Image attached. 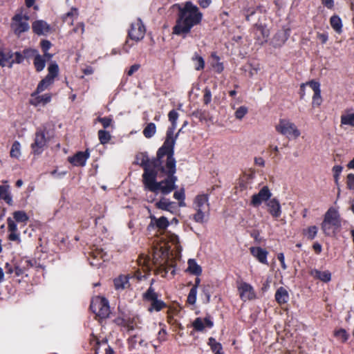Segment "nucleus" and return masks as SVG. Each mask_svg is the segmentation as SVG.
Segmentation results:
<instances>
[{
	"mask_svg": "<svg viewBox=\"0 0 354 354\" xmlns=\"http://www.w3.org/2000/svg\"><path fill=\"white\" fill-rule=\"evenodd\" d=\"M178 134L172 137L169 131L162 146L158 150L156 158L153 159V170L156 174L157 187L155 194L160 192L167 195L176 189L177 177L176 173V160L174 158V145Z\"/></svg>",
	"mask_w": 354,
	"mask_h": 354,
	"instance_id": "1",
	"label": "nucleus"
},
{
	"mask_svg": "<svg viewBox=\"0 0 354 354\" xmlns=\"http://www.w3.org/2000/svg\"><path fill=\"white\" fill-rule=\"evenodd\" d=\"M203 14L198 8L191 1H187L183 6H178V13L173 33L185 37L191 29L202 20Z\"/></svg>",
	"mask_w": 354,
	"mask_h": 354,
	"instance_id": "2",
	"label": "nucleus"
},
{
	"mask_svg": "<svg viewBox=\"0 0 354 354\" xmlns=\"http://www.w3.org/2000/svg\"><path fill=\"white\" fill-rule=\"evenodd\" d=\"M136 163L144 169L142 177L145 189L156 192L158 184H156V174L153 170V159L150 160L147 154L140 153L136 156Z\"/></svg>",
	"mask_w": 354,
	"mask_h": 354,
	"instance_id": "3",
	"label": "nucleus"
},
{
	"mask_svg": "<svg viewBox=\"0 0 354 354\" xmlns=\"http://www.w3.org/2000/svg\"><path fill=\"white\" fill-rule=\"evenodd\" d=\"M341 225L339 215L336 209L330 207L324 215V218L321 225L323 232L330 236L335 229Z\"/></svg>",
	"mask_w": 354,
	"mask_h": 354,
	"instance_id": "4",
	"label": "nucleus"
},
{
	"mask_svg": "<svg viewBox=\"0 0 354 354\" xmlns=\"http://www.w3.org/2000/svg\"><path fill=\"white\" fill-rule=\"evenodd\" d=\"M90 308L99 319L107 318L111 313L108 300L100 296L93 298Z\"/></svg>",
	"mask_w": 354,
	"mask_h": 354,
	"instance_id": "5",
	"label": "nucleus"
},
{
	"mask_svg": "<svg viewBox=\"0 0 354 354\" xmlns=\"http://www.w3.org/2000/svg\"><path fill=\"white\" fill-rule=\"evenodd\" d=\"M276 131L289 139H296L299 137L301 133L297 126L289 120L280 119L275 126Z\"/></svg>",
	"mask_w": 354,
	"mask_h": 354,
	"instance_id": "6",
	"label": "nucleus"
},
{
	"mask_svg": "<svg viewBox=\"0 0 354 354\" xmlns=\"http://www.w3.org/2000/svg\"><path fill=\"white\" fill-rule=\"evenodd\" d=\"M28 19L29 17L28 16L23 15L21 13L16 14L12 17L11 28L15 34L19 35L21 33L29 30Z\"/></svg>",
	"mask_w": 354,
	"mask_h": 354,
	"instance_id": "7",
	"label": "nucleus"
},
{
	"mask_svg": "<svg viewBox=\"0 0 354 354\" xmlns=\"http://www.w3.org/2000/svg\"><path fill=\"white\" fill-rule=\"evenodd\" d=\"M142 277L140 271L136 272L133 274H120L113 280L114 287L117 290H123L130 287L129 279L140 280Z\"/></svg>",
	"mask_w": 354,
	"mask_h": 354,
	"instance_id": "8",
	"label": "nucleus"
},
{
	"mask_svg": "<svg viewBox=\"0 0 354 354\" xmlns=\"http://www.w3.org/2000/svg\"><path fill=\"white\" fill-rule=\"evenodd\" d=\"M272 195L268 187L263 186L257 194L252 196L250 205L254 207H258L263 202L266 203L270 200Z\"/></svg>",
	"mask_w": 354,
	"mask_h": 354,
	"instance_id": "9",
	"label": "nucleus"
},
{
	"mask_svg": "<svg viewBox=\"0 0 354 354\" xmlns=\"http://www.w3.org/2000/svg\"><path fill=\"white\" fill-rule=\"evenodd\" d=\"M48 139L46 137L44 129H38L35 133L34 142L31 145V148L35 154H40L43 151Z\"/></svg>",
	"mask_w": 354,
	"mask_h": 354,
	"instance_id": "10",
	"label": "nucleus"
},
{
	"mask_svg": "<svg viewBox=\"0 0 354 354\" xmlns=\"http://www.w3.org/2000/svg\"><path fill=\"white\" fill-rule=\"evenodd\" d=\"M145 35V28L140 19L133 22L129 30V37L131 39L138 41L143 39Z\"/></svg>",
	"mask_w": 354,
	"mask_h": 354,
	"instance_id": "11",
	"label": "nucleus"
},
{
	"mask_svg": "<svg viewBox=\"0 0 354 354\" xmlns=\"http://www.w3.org/2000/svg\"><path fill=\"white\" fill-rule=\"evenodd\" d=\"M268 212L274 218H278L281 215V207L279 200L277 198H270L266 203Z\"/></svg>",
	"mask_w": 354,
	"mask_h": 354,
	"instance_id": "12",
	"label": "nucleus"
},
{
	"mask_svg": "<svg viewBox=\"0 0 354 354\" xmlns=\"http://www.w3.org/2000/svg\"><path fill=\"white\" fill-rule=\"evenodd\" d=\"M238 290L239 292L240 297L243 301L251 300L255 297V294L253 288L245 282L241 283Z\"/></svg>",
	"mask_w": 354,
	"mask_h": 354,
	"instance_id": "13",
	"label": "nucleus"
},
{
	"mask_svg": "<svg viewBox=\"0 0 354 354\" xmlns=\"http://www.w3.org/2000/svg\"><path fill=\"white\" fill-rule=\"evenodd\" d=\"M289 29L279 30L272 37L271 44L274 48L282 46L289 37Z\"/></svg>",
	"mask_w": 354,
	"mask_h": 354,
	"instance_id": "14",
	"label": "nucleus"
},
{
	"mask_svg": "<svg viewBox=\"0 0 354 354\" xmlns=\"http://www.w3.org/2000/svg\"><path fill=\"white\" fill-rule=\"evenodd\" d=\"M308 84L314 92L313 95V106H319L322 102L319 83L315 81H310L308 82Z\"/></svg>",
	"mask_w": 354,
	"mask_h": 354,
	"instance_id": "15",
	"label": "nucleus"
},
{
	"mask_svg": "<svg viewBox=\"0 0 354 354\" xmlns=\"http://www.w3.org/2000/svg\"><path fill=\"white\" fill-rule=\"evenodd\" d=\"M209 196L207 194H201L197 195L193 201V209H209L208 202Z\"/></svg>",
	"mask_w": 354,
	"mask_h": 354,
	"instance_id": "16",
	"label": "nucleus"
},
{
	"mask_svg": "<svg viewBox=\"0 0 354 354\" xmlns=\"http://www.w3.org/2000/svg\"><path fill=\"white\" fill-rule=\"evenodd\" d=\"M89 154L87 152L79 151L75 155L68 157V161L74 166H84Z\"/></svg>",
	"mask_w": 354,
	"mask_h": 354,
	"instance_id": "17",
	"label": "nucleus"
},
{
	"mask_svg": "<svg viewBox=\"0 0 354 354\" xmlns=\"http://www.w3.org/2000/svg\"><path fill=\"white\" fill-rule=\"evenodd\" d=\"M251 254L257 258L261 263L268 264L267 255L268 252L260 247H251L250 248Z\"/></svg>",
	"mask_w": 354,
	"mask_h": 354,
	"instance_id": "18",
	"label": "nucleus"
},
{
	"mask_svg": "<svg viewBox=\"0 0 354 354\" xmlns=\"http://www.w3.org/2000/svg\"><path fill=\"white\" fill-rule=\"evenodd\" d=\"M37 94L38 93L35 91L31 95L30 102L34 106H38L40 104L45 105L51 100V96L49 94H44L42 95H38Z\"/></svg>",
	"mask_w": 354,
	"mask_h": 354,
	"instance_id": "19",
	"label": "nucleus"
},
{
	"mask_svg": "<svg viewBox=\"0 0 354 354\" xmlns=\"http://www.w3.org/2000/svg\"><path fill=\"white\" fill-rule=\"evenodd\" d=\"M8 229L10 232L8 239L12 241L20 242L19 234L17 233V226L11 218L7 219Z\"/></svg>",
	"mask_w": 354,
	"mask_h": 354,
	"instance_id": "20",
	"label": "nucleus"
},
{
	"mask_svg": "<svg viewBox=\"0 0 354 354\" xmlns=\"http://www.w3.org/2000/svg\"><path fill=\"white\" fill-rule=\"evenodd\" d=\"M192 325L196 330L203 331L205 326L212 328L213 326V322L209 317H206L204 319L198 317L194 321Z\"/></svg>",
	"mask_w": 354,
	"mask_h": 354,
	"instance_id": "21",
	"label": "nucleus"
},
{
	"mask_svg": "<svg viewBox=\"0 0 354 354\" xmlns=\"http://www.w3.org/2000/svg\"><path fill=\"white\" fill-rule=\"evenodd\" d=\"M155 205L158 209L168 211L171 213L176 210V203L169 201L166 198H162L158 202L156 203Z\"/></svg>",
	"mask_w": 354,
	"mask_h": 354,
	"instance_id": "22",
	"label": "nucleus"
},
{
	"mask_svg": "<svg viewBox=\"0 0 354 354\" xmlns=\"http://www.w3.org/2000/svg\"><path fill=\"white\" fill-rule=\"evenodd\" d=\"M32 30L37 35H45L49 32L50 27L46 21L38 20L32 24Z\"/></svg>",
	"mask_w": 354,
	"mask_h": 354,
	"instance_id": "23",
	"label": "nucleus"
},
{
	"mask_svg": "<svg viewBox=\"0 0 354 354\" xmlns=\"http://www.w3.org/2000/svg\"><path fill=\"white\" fill-rule=\"evenodd\" d=\"M275 299L280 305L287 303L289 299L287 290L283 287H279L276 291Z\"/></svg>",
	"mask_w": 354,
	"mask_h": 354,
	"instance_id": "24",
	"label": "nucleus"
},
{
	"mask_svg": "<svg viewBox=\"0 0 354 354\" xmlns=\"http://www.w3.org/2000/svg\"><path fill=\"white\" fill-rule=\"evenodd\" d=\"M196 213L193 215V219L199 223H203L207 221L209 209H194Z\"/></svg>",
	"mask_w": 354,
	"mask_h": 354,
	"instance_id": "25",
	"label": "nucleus"
},
{
	"mask_svg": "<svg viewBox=\"0 0 354 354\" xmlns=\"http://www.w3.org/2000/svg\"><path fill=\"white\" fill-rule=\"evenodd\" d=\"M310 275L314 278L320 279L324 282H328L331 279V274L329 271L322 272L314 269L310 271Z\"/></svg>",
	"mask_w": 354,
	"mask_h": 354,
	"instance_id": "26",
	"label": "nucleus"
},
{
	"mask_svg": "<svg viewBox=\"0 0 354 354\" xmlns=\"http://www.w3.org/2000/svg\"><path fill=\"white\" fill-rule=\"evenodd\" d=\"M0 199L3 200L8 205H12V198L10 192L9 185H0Z\"/></svg>",
	"mask_w": 354,
	"mask_h": 354,
	"instance_id": "27",
	"label": "nucleus"
},
{
	"mask_svg": "<svg viewBox=\"0 0 354 354\" xmlns=\"http://www.w3.org/2000/svg\"><path fill=\"white\" fill-rule=\"evenodd\" d=\"M152 225H156L157 228L160 230H165L169 225V221L167 218L165 216H161L159 218H156V217H151Z\"/></svg>",
	"mask_w": 354,
	"mask_h": 354,
	"instance_id": "28",
	"label": "nucleus"
},
{
	"mask_svg": "<svg viewBox=\"0 0 354 354\" xmlns=\"http://www.w3.org/2000/svg\"><path fill=\"white\" fill-rule=\"evenodd\" d=\"M330 24L337 33L340 34L342 32V22L339 16H332L330 19Z\"/></svg>",
	"mask_w": 354,
	"mask_h": 354,
	"instance_id": "29",
	"label": "nucleus"
},
{
	"mask_svg": "<svg viewBox=\"0 0 354 354\" xmlns=\"http://www.w3.org/2000/svg\"><path fill=\"white\" fill-rule=\"evenodd\" d=\"M187 270L190 273L195 275H200L202 272L201 267L198 265L194 259L188 260V268Z\"/></svg>",
	"mask_w": 354,
	"mask_h": 354,
	"instance_id": "30",
	"label": "nucleus"
},
{
	"mask_svg": "<svg viewBox=\"0 0 354 354\" xmlns=\"http://www.w3.org/2000/svg\"><path fill=\"white\" fill-rule=\"evenodd\" d=\"M168 117H169V121L171 122L172 124V126L171 127H170L167 131V134H168L169 133V131H172V137H176V136H174V130L176 129V120L178 118V113L175 111V110H171L169 114H168ZM167 136V135H166V137Z\"/></svg>",
	"mask_w": 354,
	"mask_h": 354,
	"instance_id": "31",
	"label": "nucleus"
},
{
	"mask_svg": "<svg viewBox=\"0 0 354 354\" xmlns=\"http://www.w3.org/2000/svg\"><path fill=\"white\" fill-rule=\"evenodd\" d=\"M150 301L151 306L149 308V311H152L153 310L156 311H160L167 306V304L163 301L160 300L158 298L152 299Z\"/></svg>",
	"mask_w": 354,
	"mask_h": 354,
	"instance_id": "32",
	"label": "nucleus"
},
{
	"mask_svg": "<svg viewBox=\"0 0 354 354\" xmlns=\"http://www.w3.org/2000/svg\"><path fill=\"white\" fill-rule=\"evenodd\" d=\"M78 15V11L76 8H72L71 11L68 12L63 17V21L70 25L73 24L74 19L77 18Z\"/></svg>",
	"mask_w": 354,
	"mask_h": 354,
	"instance_id": "33",
	"label": "nucleus"
},
{
	"mask_svg": "<svg viewBox=\"0 0 354 354\" xmlns=\"http://www.w3.org/2000/svg\"><path fill=\"white\" fill-rule=\"evenodd\" d=\"M13 57L12 54L9 51H3L1 48H0V65L2 66H5L7 64L11 63L10 59Z\"/></svg>",
	"mask_w": 354,
	"mask_h": 354,
	"instance_id": "34",
	"label": "nucleus"
},
{
	"mask_svg": "<svg viewBox=\"0 0 354 354\" xmlns=\"http://www.w3.org/2000/svg\"><path fill=\"white\" fill-rule=\"evenodd\" d=\"M208 344L211 347V349L215 354H223L221 352L222 346L220 343L217 342L213 337L209 338Z\"/></svg>",
	"mask_w": 354,
	"mask_h": 354,
	"instance_id": "35",
	"label": "nucleus"
},
{
	"mask_svg": "<svg viewBox=\"0 0 354 354\" xmlns=\"http://www.w3.org/2000/svg\"><path fill=\"white\" fill-rule=\"evenodd\" d=\"M156 131V127L154 123L150 122L143 130V135L147 138H150L154 136Z\"/></svg>",
	"mask_w": 354,
	"mask_h": 354,
	"instance_id": "36",
	"label": "nucleus"
},
{
	"mask_svg": "<svg viewBox=\"0 0 354 354\" xmlns=\"http://www.w3.org/2000/svg\"><path fill=\"white\" fill-rule=\"evenodd\" d=\"M90 344L93 346V348L95 351V354H98L99 346L102 344H106L107 340L106 339L100 341L96 336L93 335L92 338L90 339Z\"/></svg>",
	"mask_w": 354,
	"mask_h": 354,
	"instance_id": "37",
	"label": "nucleus"
},
{
	"mask_svg": "<svg viewBox=\"0 0 354 354\" xmlns=\"http://www.w3.org/2000/svg\"><path fill=\"white\" fill-rule=\"evenodd\" d=\"M13 217L17 222L26 223L29 217L27 214L24 211H15L13 213Z\"/></svg>",
	"mask_w": 354,
	"mask_h": 354,
	"instance_id": "38",
	"label": "nucleus"
},
{
	"mask_svg": "<svg viewBox=\"0 0 354 354\" xmlns=\"http://www.w3.org/2000/svg\"><path fill=\"white\" fill-rule=\"evenodd\" d=\"M53 83L48 77H45L39 83L36 89V93H39L46 90L50 84Z\"/></svg>",
	"mask_w": 354,
	"mask_h": 354,
	"instance_id": "39",
	"label": "nucleus"
},
{
	"mask_svg": "<svg viewBox=\"0 0 354 354\" xmlns=\"http://www.w3.org/2000/svg\"><path fill=\"white\" fill-rule=\"evenodd\" d=\"M97 134L99 140L102 145L108 143L111 138L110 133L105 130H99Z\"/></svg>",
	"mask_w": 354,
	"mask_h": 354,
	"instance_id": "40",
	"label": "nucleus"
},
{
	"mask_svg": "<svg viewBox=\"0 0 354 354\" xmlns=\"http://www.w3.org/2000/svg\"><path fill=\"white\" fill-rule=\"evenodd\" d=\"M48 74L46 75V77H48L51 81H54V78L57 75L59 68L58 66L55 63L51 64L48 68Z\"/></svg>",
	"mask_w": 354,
	"mask_h": 354,
	"instance_id": "41",
	"label": "nucleus"
},
{
	"mask_svg": "<svg viewBox=\"0 0 354 354\" xmlns=\"http://www.w3.org/2000/svg\"><path fill=\"white\" fill-rule=\"evenodd\" d=\"M318 229L315 225L310 226L304 230V234L310 240L315 239L317 234Z\"/></svg>",
	"mask_w": 354,
	"mask_h": 354,
	"instance_id": "42",
	"label": "nucleus"
},
{
	"mask_svg": "<svg viewBox=\"0 0 354 354\" xmlns=\"http://www.w3.org/2000/svg\"><path fill=\"white\" fill-rule=\"evenodd\" d=\"M45 62L46 59L42 57L41 55H38L35 56L34 59V65L37 71H42L45 67Z\"/></svg>",
	"mask_w": 354,
	"mask_h": 354,
	"instance_id": "43",
	"label": "nucleus"
},
{
	"mask_svg": "<svg viewBox=\"0 0 354 354\" xmlns=\"http://www.w3.org/2000/svg\"><path fill=\"white\" fill-rule=\"evenodd\" d=\"M192 61L195 63V69L200 71L204 68L205 61L203 58L199 56L198 54H195L192 57Z\"/></svg>",
	"mask_w": 354,
	"mask_h": 354,
	"instance_id": "44",
	"label": "nucleus"
},
{
	"mask_svg": "<svg viewBox=\"0 0 354 354\" xmlns=\"http://www.w3.org/2000/svg\"><path fill=\"white\" fill-rule=\"evenodd\" d=\"M21 155V145L18 141H15L10 150V156L18 158Z\"/></svg>",
	"mask_w": 354,
	"mask_h": 354,
	"instance_id": "45",
	"label": "nucleus"
},
{
	"mask_svg": "<svg viewBox=\"0 0 354 354\" xmlns=\"http://www.w3.org/2000/svg\"><path fill=\"white\" fill-rule=\"evenodd\" d=\"M143 297L147 301H151L152 299L158 298V295L151 286L149 288V289L146 291V292L143 295Z\"/></svg>",
	"mask_w": 354,
	"mask_h": 354,
	"instance_id": "46",
	"label": "nucleus"
},
{
	"mask_svg": "<svg viewBox=\"0 0 354 354\" xmlns=\"http://www.w3.org/2000/svg\"><path fill=\"white\" fill-rule=\"evenodd\" d=\"M341 123L354 126V113L342 115Z\"/></svg>",
	"mask_w": 354,
	"mask_h": 354,
	"instance_id": "47",
	"label": "nucleus"
},
{
	"mask_svg": "<svg viewBox=\"0 0 354 354\" xmlns=\"http://www.w3.org/2000/svg\"><path fill=\"white\" fill-rule=\"evenodd\" d=\"M212 56L214 59V62L212 64L214 69L218 73H221L223 70V63L219 62V57L217 55L212 54Z\"/></svg>",
	"mask_w": 354,
	"mask_h": 354,
	"instance_id": "48",
	"label": "nucleus"
},
{
	"mask_svg": "<svg viewBox=\"0 0 354 354\" xmlns=\"http://www.w3.org/2000/svg\"><path fill=\"white\" fill-rule=\"evenodd\" d=\"M196 295H197L196 286H193L191 288V290L189 292L188 297H187V302L189 304L193 305L196 303Z\"/></svg>",
	"mask_w": 354,
	"mask_h": 354,
	"instance_id": "49",
	"label": "nucleus"
},
{
	"mask_svg": "<svg viewBox=\"0 0 354 354\" xmlns=\"http://www.w3.org/2000/svg\"><path fill=\"white\" fill-rule=\"evenodd\" d=\"M248 109L245 106H241L235 111V117L238 120H241L248 113Z\"/></svg>",
	"mask_w": 354,
	"mask_h": 354,
	"instance_id": "50",
	"label": "nucleus"
},
{
	"mask_svg": "<svg viewBox=\"0 0 354 354\" xmlns=\"http://www.w3.org/2000/svg\"><path fill=\"white\" fill-rule=\"evenodd\" d=\"M97 121L100 122L104 129L108 128L112 123V119L111 118H97Z\"/></svg>",
	"mask_w": 354,
	"mask_h": 354,
	"instance_id": "51",
	"label": "nucleus"
},
{
	"mask_svg": "<svg viewBox=\"0 0 354 354\" xmlns=\"http://www.w3.org/2000/svg\"><path fill=\"white\" fill-rule=\"evenodd\" d=\"M342 167L339 165H335L333 168V177L336 184H337L339 176L342 171Z\"/></svg>",
	"mask_w": 354,
	"mask_h": 354,
	"instance_id": "52",
	"label": "nucleus"
},
{
	"mask_svg": "<svg viewBox=\"0 0 354 354\" xmlns=\"http://www.w3.org/2000/svg\"><path fill=\"white\" fill-rule=\"evenodd\" d=\"M335 335L345 342L348 339V334L344 329H340L335 333Z\"/></svg>",
	"mask_w": 354,
	"mask_h": 354,
	"instance_id": "53",
	"label": "nucleus"
},
{
	"mask_svg": "<svg viewBox=\"0 0 354 354\" xmlns=\"http://www.w3.org/2000/svg\"><path fill=\"white\" fill-rule=\"evenodd\" d=\"M212 100V93L208 88L204 89L203 102L205 104H208Z\"/></svg>",
	"mask_w": 354,
	"mask_h": 354,
	"instance_id": "54",
	"label": "nucleus"
},
{
	"mask_svg": "<svg viewBox=\"0 0 354 354\" xmlns=\"http://www.w3.org/2000/svg\"><path fill=\"white\" fill-rule=\"evenodd\" d=\"M174 198L176 200H180V199H185V189L183 188L180 189V191L175 192L174 194Z\"/></svg>",
	"mask_w": 354,
	"mask_h": 354,
	"instance_id": "55",
	"label": "nucleus"
},
{
	"mask_svg": "<svg viewBox=\"0 0 354 354\" xmlns=\"http://www.w3.org/2000/svg\"><path fill=\"white\" fill-rule=\"evenodd\" d=\"M347 186L351 189H354V174H349L347 176Z\"/></svg>",
	"mask_w": 354,
	"mask_h": 354,
	"instance_id": "56",
	"label": "nucleus"
},
{
	"mask_svg": "<svg viewBox=\"0 0 354 354\" xmlns=\"http://www.w3.org/2000/svg\"><path fill=\"white\" fill-rule=\"evenodd\" d=\"M138 262L140 265H142L143 269H146L147 270L149 269V266H148V263H149V259L142 257L138 259Z\"/></svg>",
	"mask_w": 354,
	"mask_h": 354,
	"instance_id": "57",
	"label": "nucleus"
},
{
	"mask_svg": "<svg viewBox=\"0 0 354 354\" xmlns=\"http://www.w3.org/2000/svg\"><path fill=\"white\" fill-rule=\"evenodd\" d=\"M140 68V65L139 64H135L132 65L130 67L129 70L128 71L127 75L129 76H131L134 73L138 71Z\"/></svg>",
	"mask_w": 354,
	"mask_h": 354,
	"instance_id": "58",
	"label": "nucleus"
},
{
	"mask_svg": "<svg viewBox=\"0 0 354 354\" xmlns=\"http://www.w3.org/2000/svg\"><path fill=\"white\" fill-rule=\"evenodd\" d=\"M317 37L319 40L321 41V42L322 44L326 43V41H328V35L326 33L318 32L317 35Z\"/></svg>",
	"mask_w": 354,
	"mask_h": 354,
	"instance_id": "59",
	"label": "nucleus"
},
{
	"mask_svg": "<svg viewBox=\"0 0 354 354\" xmlns=\"http://www.w3.org/2000/svg\"><path fill=\"white\" fill-rule=\"evenodd\" d=\"M277 259H279V261H280L281 263V268L283 269V270H286L287 268V266L286 265L285 263V259H284V255H283V253H279L277 255Z\"/></svg>",
	"mask_w": 354,
	"mask_h": 354,
	"instance_id": "60",
	"label": "nucleus"
},
{
	"mask_svg": "<svg viewBox=\"0 0 354 354\" xmlns=\"http://www.w3.org/2000/svg\"><path fill=\"white\" fill-rule=\"evenodd\" d=\"M12 55L14 56L12 62L15 61L17 63H21L24 60V56L21 55L19 53L17 52Z\"/></svg>",
	"mask_w": 354,
	"mask_h": 354,
	"instance_id": "61",
	"label": "nucleus"
},
{
	"mask_svg": "<svg viewBox=\"0 0 354 354\" xmlns=\"http://www.w3.org/2000/svg\"><path fill=\"white\" fill-rule=\"evenodd\" d=\"M322 3L328 9H332L334 6L333 0H322Z\"/></svg>",
	"mask_w": 354,
	"mask_h": 354,
	"instance_id": "62",
	"label": "nucleus"
},
{
	"mask_svg": "<svg viewBox=\"0 0 354 354\" xmlns=\"http://www.w3.org/2000/svg\"><path fill=\"white\" fill-rule=\"evenodd\" d=\"M166 335H167V333L165 331V329H161L159 332H158V339L159 340L160 342H162V341H165V338H166Z\"/></svg>",
	"mask_w": 354,
	"mask_h": 354,
	"instance_id": "63",
	"label": "nucleus"
},
{
	"mask_svg": "<svg viewBox=\"0 0 354 354\" xmlns=\"http://www.w3.org/2000/svg\"><path fill=\"white\" fill-rule=\"evenodd\" d=\"M198 2L203 8H206L209 6L212 0H198Z\"/></svg>",
	"mask_w": 354,
	"mask_h": 354,
	"instance_id": "64",
	"label": "nucleus"
}]
</instances>
